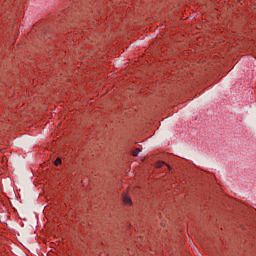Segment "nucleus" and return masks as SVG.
<instances>
[{"instance_id":"nucleus-1","label":"nucleus","mask_w":256,"mask_h":256,"mask_svg":"<svg viewBox=\"0 0 256 256\" xmlns=\"http://www.w3.org/2000/svg\"><path fill=\"white\" fill-rule=\"evenodd\" d=\"M123 203L124 205H132L133 201L131 200V197H129L128 195H125L123 197Z\"/></svg>"},{"instance_id":"nucleus-2","label":"nucleus","mask_w":256,"mask_h":256,"mask_svg":"<svg viewBox=\"0 0 256 256\" xmlns=\"http://www.w3.org/2000/svg\"><path fill=\"white\" fill-rule=\"evenodd\" d=\"M141 153V149L137 148L132 152L133 157H137Z\"/></svg>"},{"instance_id":"nucleus-3","label":"nucleus","mask_w":256,"mask_h":256,"mask_svg":"<svg viewBox=\"0 0 256 256\" xmlns=\"http://www.w3.org/2000/svg\"><path fill=\"white\" fill-rule=\"evenodd\" d=\"M54 165H56V167H59V165H61V158H57L54 162Z\"/></svg>"},{"instance_id":"nucleus-4","label":"nucleus","mask_w":256,"mask_h":256,"mask_svg":"<svg viewBox=\"0 0 256 256\" xmlns=\"http://www.w3.org/2000/svg\"><path fill=\"white\" fill-rule=\"evenodd\" d=\"M157 167H169V165H167L165 162H159Z\"/></svg>"}]
</instances>
